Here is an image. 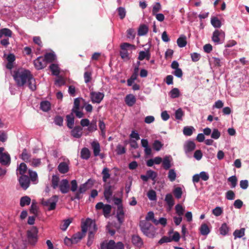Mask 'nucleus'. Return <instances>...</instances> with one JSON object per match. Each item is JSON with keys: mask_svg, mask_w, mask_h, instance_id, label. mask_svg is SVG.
<instances>
[{"mask_svg": "<svg viewBox=\"0 0 249 249\" xmlns=\"http://www.w3.org/2000/svg\"><path fill=\"white\" fill-rule=\"evenodd\" d=\"M31 72L26 69H18L14 71L13 77L18 87H23L31 75Z\"/></svg>", "mask_w": 249, "mask_h": 249, "instance_id": "f257e3e1", "label": "nucleus"}, {"mask_svg": "<svg viewBox=\"0 0 249 249\" xmlns=\"http://www.w3.org/2000/svg\"><path fill=\"white\" fill-rule=\"evenodd\" d=\"M139 226L142 232L144 235L149 238H153L156 233V230L154 226L149 222L141 220L140 222Z\"/></svg>", "mask_w": 249, "mask_h": 249, "instance_id": "f03ea898", "label": "nucleus"}, {"mask_svg": "<svg viewBox=\"0 0 249 249\" xmlns=\"http://www.w3.org/2000/svg\"><path fill=\"white\" fill-rule=\"evenodd\" d=\"M93 181L91 179H89L88 181L81 184L78 188V191L76 193V198H78V200L81 199L83 197L82 194L85 193L88 190L92 187L93 185Z\"/></svg>", "mask_w": 249, "mask_h": 249, "instance_id": "7ed1b4c3", "label": "nucleus"}, {"mask_svg": "<svg viewBox=\"0 0 249 249\" xmlns=\"http://www.w3.org/2000/svg\"><path fill=\"white\" fill-rule=\"evenodd\" d=\"M38 229L36 227L33 226L27 231V237L29 243L34 245L38 240Z\"/></svg>", "mask_w": 249, "mask_h": 249, "instance_id": "20e7f679", "label": "nucleus"}, {"mask_svg": "<svg viewBox=\"0 0 249 249\" xmlns=\"http://www.w3.org/2000/svg\"><path fill=\"white\" fill-rule=\"evenodd\" d=\"M58 201V196L56 195H54L49 199H43L41 203L44 206L48 207V211H52L55 209L56 203Z\"/></svg>", "mask_w": 249, "mask_h": 249, "instance_id": "39448f33", "label": "nucleus"}, {"mask_svg": "<svg viewBox=\"0 0 249 249\" xmlns=\"http://www.w3.org/2000/svg\"><path fill=\"white\" fill-rule=\"evenodd\" d=\"M134 46L128 43H123L121 46V50L120 51V55L123 59H129L127 49L129 47H134Z\"/></svg>", "mask_w": 249, "mask_h": 249, "instance_id": "423d86ee", "label": "nucleus"}, {"mask_svg": "<svg viewBox=\"0 0 249 249\" xmlns=\"http://www.w3.org/2000/svg\"><path fill=\"white\" fill-rule=\"evenodd\" d=\"M124 213L122 205L118 206L117 210L116 217L119 222V224H115V227L117 229H119L120 228L121 226L122 225L124 221Z\"/></svg>", "mask_w": 249, "mask_h": 249, "instance_id": "0eeeda50", "label": "nucleus"}, {"mask_svg": "<svg viewBox=\"0 0 249 249\" xmlns=\"http://www.w3.org/2000/svg\"><path fill=\"white\" fill-rule=\"evenodd\" d=\"M91 100L93 103L99 104L104 97V94L100 92L92 91L90 93Z\"/></svg>", "mask_w": 249, "mask_h": 249, "instance_id": "6e6552de", "label": "nucleus"}, {"mask_svg": "<svg viewBox=\"0 0 249 249\" xmlns=\"http://www.w3.org/2000/svg\"><path fill=\"white\" fill-rule=\"evenodd\" d=\"M225 33L222 30H215L213 34L212 40L217 43H220V39H224L225 38Z\"/></svg>", "mask_w": 249, "mask_h": 249, "instance_id": "1a4fd4ad", "label": "nucleus"}, {"mask_svg": "<svg viewBox=\"0 0 249 249\" xmlns=\"http://www.w3.org/2000/svg\"><path fill=\"white\" fill-rule=\"evenodd\" d=\"M84 236L83 233H81V232H78L77 233L74 234L71 237V239L66 237L64 242L65 244H68L67 243V241H71V243L72 244H76L78 242H79Z\"/></svg>", "mask_w": 249, "mask_h": 249, "instance_id": "9d476101", "label": "nucleus"}, {"mask_svg": "<svg viewBox=\"0 0 249 249\" xmlns=\"http://www.w3.org/2000/svg\"><path fill=\"white\" fill-rule=\"evenodd\" d=\"M104 196L105 199L108 201L113 194V191L114 190V186L110 185H105L104 186Z\"/></svg>", "mask_w": 249, "mask_h": 249, "instance_id": "9b49d317", "label": "nucleus"}, {"mask_svg": "<svg viewBox=\"0 0 249 249\" xmlns=\"http://www.w3.org/2000/svg\"><path fill=\"white\" fill-rule=\"evenodd\" d=\"M34 64L37 70H41L47 66L46 61L42 56H39L35 60Z\"/></svg>", "mask_w": 249, "mask_h": 249, "instance_id": "f8f14e48", "label": "nucleus"}, {"mask_svg": "<svg viewBox=\"0 0 249 249\" xmlns=\"http://www.w3.org/2000/svg\"><path fill=\"white\" fill-rule=\"evenodd\" d=\"M18 181L20 186L23 189L25 190L29 187L30 179L27 176H21L18 179Z\"/></svg>", "mask_w": 249, "mask_h": 249, "instance_id": "ddd939ff", "label": "nucleus"}, {"mask_svg": "<svg viewBox=\"0 0 249 249\" xmlns=\"http://www.w3.org/2000/svg\"><path fill=\"white\" fill-rule=\"evenodd\" d=\"M59 187L60 191L62 194H66L70 191V185L67 179H62Z\"/></svg>", "mask_w": 249, "mask_h": 249, "instance_id": "4468645a", "label": "nucleus"}, {"mask_svg": "<svg viewBox=\"0 0 249 249\" xmlns=\"http://www.w3.org/2000/svg\"><path fill=\"white\" fill-rule=\"evenodd\" d=\"M89 224H90V225L93 224L94 228H96L95 224L94 223H92L90 219L87 218L86 221L84 222V223L82 224L81 226L82 232H81V233L83 234V235L84 236L86 235V233L88 231Z\"/></svg>", "mask_w": 249, "mask_h": 249, "instance_id": "2eb2a0df", "label": "nucleus"}, {"mask_svg": "<svg viewBox=\"0 0 249 249\" xmlns=\"http://www.w3.org/2000/svg\"><path fill=\"white\" fill-rule=\"evenodd\" d=\"M83 128L81 126L78 125L75 126L71 131V135L74 138H80L82 135Z\"/></svg>", "mask_w": 249, "mask_h": 249, "instance_id": "dca6fc26", "label": "nucleus"}, {"mask_svg": "<svg viewBox=\"0 0 249 249\" xmlns=\"http://www.w3.org/2000/svg\"><path fill=\"white\" fill-rule=\"evenodd\" d=\"M11 162V158L7 153L0 156V163L2 165L9 166Z\"/></svg>", "mask_w": 249, "mask_h": 249, "instance_id": "f3484780", "label": "nucleus"}, {"mask_svg": "<svg viewBox=\"0 0 249 249\" xmlns=\"http://www.w3.org/2000/svg\"><path fill=\"white\" fill-rule=\"evenodd\" d=\"M124 101L128 107H132L136 103V98L133 94H129L125 96Z\"/></svg>", "mask_w": 249, "mask_h": 249, "instance_id": "a211bd4d", "label": "nucleus"}, {"mask_svg": "<svg viewBox=\"0 0 249 249\" xmlns=\"http://www.w3.org/2000/svg\"><path fill=\"white\" fill-rule=\"evenodd\" d=\"M115 241L110 240L108 242L104 241L100 244V249H114Z\"/></svg>", "mask_w": 249, "mask_h": 249, "instance_id": "6ab92c4d", "label": "nucleus"}, {"mask_svg": "<svg viewBox=\"0 0 249 249\" xmlns=\"http://www.w3.org/2000/svg\"><path fill=\"white\" fill-rule=\"evenodd\" d=\"M91 145L93 151L94 156L97 157L100 155L101 148L99 143L97 141H93L91 142Z\"/></svg>", "mask_w": 249, "mask_h": 249, "instance_id": "aec40b11", "label": "nucleus"}, {"mask_svg": "<svg viewBox=\"0 0 249 249\" xmlns=\"http://www.w3.org/2000/svg\"><path fill=\"white\" fill-rule=\"evenodd\" d=\"M132 242L135 246L141 247L143 245L142 238L138 235H134L132 236Z\"/></svg>", "mask_w": 249, "mask_h": 249, "instance_id": "412c9836", "label": "nucleus"}, {"mask_svg": "<svg viewBox=\"0 0 249 249\" xmlns=\"http://www.w3.org/2000/svg\"><path fill=\"white\" fill-rule=\"evenodd\" d=\"M165 201L168 206L169 210H170L175 204L174 200L172 195L171 194H167L165 196Z\"/></svg>", "mask_w": 249, "mask_h": 249, "instance_id": "4be33fe9", "label": "nucleus"}, {"mask_svg": "<svg viewBox=\"0 0 249 249\" xmlns=\"http://www.w3.org/2000/svg\"><path fill=\"white\" fill-rule=\"evenodd\" d=\"M195 148L196 144L192 141L187 142L184 145V150L186 153L193 151Z\"/></svg>", "mask_w": 249, "mask_h": 249, "instance_id": "5701e85b", "label": "nucleus"}, {"mask_svg": "<svg viewBox=\"0 0 249 249\" xmlns=\"http://www.w3.org/2000/svg\"><path fill=\"white\" fill-rule=\"evenodd\" d=\"M58 170L61 174H65L69 171V166L65 162H62L58 166Z\"/></svg>", "mask_w": 249, "mask_h": 249, "instance_id": "b1692460", "label": "nucleus"}, {"mask_svg": "<svg viewBox=\"0 0 249 249\" xmlns=\"http://www.w3.org/2000/svg\"><path fill=\"white\" fill-rule=\"evenodd\" d=\"M66 119L67 126L70 129L72 128L74 123V118L72 112L67 115L66 116Z\"/></svg>", "mask_w": 249, "mask_h": 249, "instance_id": "393cba45", "label": "nucleus"}, {"mask_svg": "<svg viewBox=\"0 0 249 249\" xmlns=\"http://www.w3.org/2000/svg\"><path fill=\"white\" fill-rule=\"evenodd\" d=\"M46 63L47 64L48 63H52L53 62L55 58V55L53 53H47L44 55V57H43Z\"/></svg>", "mask_w": 249, "mask_h": 249, "instance_id": "a878e982", "label": "nucleus"}, {"mask_svg": "<svg viewBox=\"0 0 249 249\" xmlns=\"http://www.w3.org/2000/svg\"><path fill=\"white\" fill-rule=\"evenodd\" d=\"M12 35V32L9 29L3 28L0 30V38H2L3 36H4V37H11Z\"/></svg>", "mask_w": 249, "mask_h": 249, "instance_id": "bb28decb", "label": "nucleus"}, {"mask_svg": "<svg viewBox=\"0 0 249 249\" xmlns=\"http://www.w3.org/2000/svg\"><path fill=\"white\" fill-rule=\"evenodd\" d=\"M27 82L28 87L32 91H34L36 89V81L32 74L28 80Z\"/></svg>", "mask_w": 249, "mask_h": 249, "instance_id": "cd10ccee", "label": "nucleus"}, {"mask_svg": "<svg viewBox=\"0 0 249 249\" xmlns=\"http://www.w3.org/2000/svg\"><path fill=\"white\" fill-rule=\"evenodd\" d=\"M148 28L145 24L141 25L138 29V35L139 36H144L148 33Z\"/></svg>", "mask_w": 249, "mask_h": 249, "instance_id": "c85d7f7f", "label": "nucleus"}, {"mask_svg": "<svg viewBox=\"0 0 249 249\" xmlns=\"http://www.w3.org/2000/svg\"><path fill=\"white\" fill-rule=\"evenodd\" d=\"M200 233L202 235H207L210 232V230L208 225L205 224H202L199 228Z\"/></svg>", "mask_w": 249, "mask_h": 249, "instance_id": "c756f323", "label": "nucleus"}, {"mask_svg": "<svg viewBox=\"0 0 249 249\" xmlns=\"http://www.w3.org/2000/svg\"><path fill=\"white\" fill-rule=\"evenodd\" d=\"M90 156V152L88 148L84 147L82 149L81 151V157L82 159L88 160Z\"/></svg>", "mask_w": 249, "mask_h": 249, "instance_id": "7c9ffc66", "label": "nucleus"}, {"mask_svg": "<svg viewBox=\"0 0 249 249\" xmlns=\"http://www.w3.org/2000/svg\"><path fill=\"white\" fill-rule=\"evenodd\" d=\"M40 108L45 112L51 109V103L48 101H42L40 103Z\"/></svg>", "mask_w": 249, "mask_h": 249, "instance_id": "2f4dec72", "label": "nucleus"}, {"mask_svg": "<svg viewBox=\"0 0 249 249\" xmlns=\"http://www.w3.org/2000/svg\"><path fill=\"white\" fill-rule=\"evenodd\" d=\"M50 69L52 72L53 75L58 76L60 73V69L58 65L55 64H52L50 66Z\"/></svg>", "mask_w": 249, "mask_h": 249, "instance_id": "473e14b6", "label": "nucleus"}, {"mask_svg": "<svg viewBox=\"0 0 249 249\" xmlns=\"http://www.w3.org/2000/svg\"><path fill=\"white\" fill-rule=\"evenodd\" d=\"M178 45L182 48L185 47L187 44L186 37L185 36H180L177 41Z\"/></svg>", "mask_w": 249, "mask_h": 249, "instance_id": "72a5a7b5", "label": "nucleus"}, {"mask_svg": "<svg viewBox=\"0 0 249 249\" xmlns=\"http://www.w3.org/2000/svg\"><path fill=\"white\" fill-rule=\"evenodd\" d=\"M102 174L103 175V181L106 182L107 179L110 177L109 169L107 167L104 168L102 172Z\"/></svg>", "mask_w": 249, "mask_h": 249, "instance_id": "f704fd0d", "label": "nucleus"}, {"mask_svg": "<svg viewBox=\"0 0 249 249\" xmlns=\"http://www.w3.org/2000/svg\"><path fill=\"white\" fill-rule=\"evenodd\" d=\"M171 166L169 157L166 156L162 161V167L165 170L169 169Z\"/></svg>", "mask_w": 249, "mask_h": 249, "instance_id": "c9c22d12", "label": "nucleus"}, {"mask_svg": "<svg viewBox=\"0 0 249 249\" xmlns=\"http://www.w3.org/2000/svg\"><path fill=\"white\" fill-rule=\"evenodd\" d=\"M229 231V228L226 223H224L222 224L221 226L219 228L220 233L222 235H226L228 234Z\"/></svg>", "mask_w": 249, "mask_h": 249, "instance_id": "e433bc0d", "label": "nucleus"}, {"mask_svg": "<svg viewBox=\"0 0 249 249\" xmlns=\"http://www.w3.org/2000/svg\"><path fill=\"white\" fill-rule=\"evenodd\" d=\"M59 177L57 175H53L52 178V187L53 189H55L58 186L59 182Z\"/></svg>", "mask_w": 249, "mask_h": 249, "instance_id": "4c0bfd02", "label": "nucleus"}, {"mask_svg": "<svg viewBox=\"0 0 249 249\" xmlns=\"http://www.w3.org/2000/svg\"><path fill=\"white\" fill-rule=\"evenodd\" d=\"M211 22L212 25L215 28H220L221 26L220 20L215 17L211 18Z\"/></svg>", "mask_w": 249, "mask_h": 249, "instance_id": "58836bf2", "label": "nucleus"}, {"mask_svg": "<svg viewBox=\"0 0 249 249\" xmlns=\"http://www.w3.org/2000/svg\"><path fill=\"white\" fill-rule=\"evenodd\" d=\"M31 202V198L27 196H23L20 198V205L21 207L29 205Z\"/></svg>", "mask_w": 249, "mask_h": 249, "instance_id": "ea45409f", "label": "nucleus"}, {"mask_svg": "<svg viewBox=\"0 0 249 249\" xmlns=\"http://www.w3.org/2000/svg\"><path fill=\"white\" fill-rule=\"evenodd\" d=\"M17 170L20 175L21 176H25L24 174L26 172L27 170L26 164L23 162L21 163Z\"/></svg>", "mask_w": 249, "mask_h": 249, "instance_id": "a19ab883", "label": "nucleus"}, {"mask_svg": "<svg viewBox=\"0 0 249 249\" xmlns=\"http://www.w3.org/2000/svg\"><path fill=\"white\" fill-rule=\"evenodd\" d=\"M146 175L149 179H151L154 182L156 181V178L157 177V173L151 170L146 171Z\"/></svg>", "mask_w": 249, "mask_h": 249, "instance_id": "79ce46f5", "label": "nucleus"}, {"mask_svg": "<svg viewBox=\"0 0 249 249\" xmlns=\"http://www.w3.org/2000/svg\"><path fill=\"white\" fill-rule=\"evenodd\" d=\"M169 95L172 98H178L180 95V91L178 88H174L170 91Z\"/></svg>", "mask_w": 249, "mask_h": 249, "instance_id": "37998d69", "label": "nucleus"}, {"mask_svg": "<svg viewBox=\"0 0 249 249\" xmlns=\"http://www.w3.org/2000/svg\"><path fill=\"white\" fill-rule=\"evenodd\" d=\"M30 158L31 155L28 153L26 149H24L21 155V158L22 160L27 162L30 161Z\"/></svg>", "mask_w": 249, "mask_h": 249, "instance_id": "c03bdc74", "label": "nucleus"}, {"mask_svg": "<svg viewBox=\"0 0 249 249\" xmlns=\"http://www.w3.org/2000/svg\"><path fill=\"white\" fill-rule=\"evenodd\" d=\"M245 229L244 228H241L240 230H236L233 234L235 238H241L243 237L245 234Z\"/></svg>", "mask_w": 249, "mask_h": 249, "instance_id": "a18cd8bd", "label": "nucleus"}, {"mask_svg": "<svg viewBox=\"0 0 249 249\" xmlns=\"http://www.w3.org/2000/svg\"><path fill=\"white\" fill-rule=\"evenodd\" d=\"M228 181L231 183V187L235 188L237 184V178L235 176H232L228 178Z\"/></svg>", "mask_w": 249, "mask_h": 249, "instance_id": "49530a36", "label": "nucleus"}, {"mask_svg": "<svg viewBox=\"0 0 249 249\" xmlns=\"http://www.w3.org/2000/svg\"><path fill=\"white\" fill-rule=\"evenodd\" d=\"M163 144H162L160 141L155 140L153 143V148L157 151H160L162 147Z\"/></svg>", "mask_w": 249, "mask_h": 249, "instance_id": "de8ad7c7", "label": "nucleus"}, {"mask_svg": "<svg viewBox=\"0 0 249 249\" xmlns=\"http://www.w3.org/2000/svg\"><path fill=\"white\" fill-rule=\"evenodd\" d=\"M175 210L176 213L179 216H182L184 212V209L182 206L179 204H177L175 206Z\"/></svg>", "mask_w": 249, "mask_h": 249, "instance_id": "09e8293b", "label": "nucleus"}, {"mask_svg": "<svg viewBox=\"0 0 249 249\" xmlns=\"http://www.w3.org/2000/svg\"><path fill=\"white\" fill-rule=\"evenodd\" d=\"M111 211V206L109 204H106L103 208V214L106 217H108Z\"/></svg>", "mask_w": 249, "mask_h": 249, "instance_id": "8fccbe9b", "label": "nucleus"}, {"mask_svg": "<svg viewBox=\"0 0 249 249\" xmlns=\"http://www.w3.org/2000/svg\"><path fill=\"white\" fill-rule=\"evenodd\" d=\"M71 222L72 219H71L64 220L63 223L60 225V229L63 231H66Z\"/></svg>", "mask_w": 249, "mask_h": 249, "instance_id": "3c124183", "label": "nucleus"}, {"mask_svg": "<svg viewBox=\"0 0 249 249\" xmlns=\"http://www.w3.org/2000/svg\"><path fill=\"white\" fill-rule=\"evenodd\" d=\"M173 193L174 196L177 199L180 198L182 195V191L181 188L180 187L176 188L173 191Z\"/></svg>", "mask_w": 249, "mask_h": 249, "instance_id": "603ef678", "label": "nucleus"}, {"mask_svg": "<svg viewBox=\"0 0 249 249\" xmlns=\"http://www.w3.org/2000/svg\"><path fill=\"white\" fill-rule=\"evenodd\" d=\"M194 127L192 126H185L183 128V134L186 136H191L193 134Z\"/></svg>", "mask_w": 249, "mask_h": 249, "instance_id": "864d4df0", "label": "nucleus"}, {"mask_svg": "<svg viewBox=\"0 0 249 249\" xmlns=\"http://www.w3.org/2000/svg\"><path fill=\"white\" fill-rule=\"evenodd\" d=\"M147 196L150 200H156L157 198L156 192L153 190H149L147 193Z\"/></svg>", "mask_w": 249, "mask_h": 249, "instance_id": "5fc2aeb1", "label": "nucleus"}, {"mask_svg": "<svg viewBox=\"0 0 249 249\" xmlns=\"http://www.w3.org/2000/svg\"><path fill=\"white\" fill-rule=\"evenodd\" d=\"M117 11L118 12V15L120 17V18L121 19H124L125 18V15H126V11H125L124 8L122 7H120L118 8Z\"/></svg>", "mask_w": 249, "mask_h": 249, "instance_id": "6e6d98bb", "label": "nucleus"}, {"mask_svg": "<svg viewBox=\"0 0 249 249\" xmlns=\"http://www.w3.org/2000/svg\"><path fill=\"white\" fill-rule=\"evenodd\" d=\"M54 122L55 124L59 126H62L63 124V118L62 116L57 115L54 119Z\"/></svg>", "mask_w": 249, "mask_h": 249, "instance_id": "4d7b16f0", "label": "nucleus"}, {"mask_svg": "<svg viewBox=\"0 0 249 249\" xmlns=\"http://www.w3.org/2000/svg\"><path fill=\"white\" fill-rule=\"evenodd\" d=\"M176 173L174 169H170L168 173V177L171 181H174L176 178Z\"/></svg>", "mask_w": 249, "mask_h": 249, "instance_id": "13d9d810", "label": "nucleus"}, {"mask_svg": "<svg viewBox=\"0 0 249 249\" xmlns=\"http://www.w3.org/2000/svg\"><path fill=\"white\" fill-rule=\"evenodd\" d=\"M235 197V195L232 190L228 191L226 193V198L228 200H233Z\"/></svg>", "mask_w": 249, "mask_h": 249, "instance_id": "bf43d9fd", "label": "nucleus"}, {"mask_svg": "<svg viewBox=\"0 0 249 249\" xmlns=\"http://www.w3.org/2000/svg\"><path fill=\"white\" fill-rule=\"evenodd\" d=\"M154 223L156 225L160 224L161 225L165 226L167 224V219L165 218L161 217L159 220H154Z\"/></svg>", "mask_w": 249, "mask_h": 249, "instance_id": "052dcab7", "label": "nucleus"}, {"mask_svg": "<svg viewBox=\"0 0 249 249\" xmlns=\"http://www.w3.org/2000/svg\"><path fill=\"white\" fill-rule=\"evenodd\" d=\"M88 130L89 132H93L97 130V125L96 121H92L91 123H89V125L88 126Z\"/></svg>", "mask_w": 249, "mask_h": 249, "instance_id": "680f3d73", "label": "nucleus"}, {"mask_svg": "<svg viewBox=\"0 0 249 249\" xmlns=\"http://www.w3.org/2000/svg\"><path fill=\"white\" fill-rule=\"evenodd\" d=\"M221 135L220 132L217 128L213 129L211 134V138L214 139H218Z\"/></svg>", "mask_w": 249, "mask_h": 249, "instance_id": "e2e57ef3", "label": "nucleus"}, {"mask_svg": "<svg viewBox=\"0 0 249 249\" xmlns=\"http://www.w3.org/2000/svg\"><path fill=\"white\" fill-rule=\"evenodd\" d=\"M223 213V210L220 207H216L213 210V213L216 216H220Z\"/></svg>", "mask_w": 249, "mask_h": 249, "instance_id": "0e129e2a", "label": "nucleus"}, {"mask_svg": "<svg viewBox=\"0 0 249 249\" xmlns=\"http://www.w3.org/2000/svg\"><path fill=\"white\" fill-rule=\"evenodd\" d=\"M126 152L125 148L120 144L117 145L116 148V152L118 155L124 154Z\"/></svg>", "mask_w": 249, "mask_h": 249, "instance_id": "69168bd1", "label": "nucleus"}, {"mask_svg": "<svg viewBox=\"0 0 249 249\" xmlns=\"http://www.w3.org/2000/svg\"><path fill=\"white\" fill-rule=\"evenodd\" d=\"M161 9V5L160 3L157 2L153 7L152 13L153 15H155L157 12L160 11Z\"/></svg>", "mask_w": 249, "mask_h": 249, "instance_id": "338daca9", "label": "nucleus"}, {"mask_svg": "<svg viewBox=\"0 0 249 249\" xmlns=\"http://www.w3.org/2000/svg\"><path fill=\"white\" fill-rule=\"evenodd\" d=\"M71 188H70V190L73 192H75L77 190L78 187L77 181L75 179L71 180Z\"/></svg>", "mask_w": 249, "mask_h": 249, "instance_id": "774afa93", "label": "nucleus"}]
</instances>
